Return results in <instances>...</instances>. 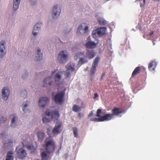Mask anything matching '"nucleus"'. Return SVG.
Here are the masks:
<instances>
[{
    "instance_id": "nucleus-1",
    "label": "nucleus",
    "mask_w": 160,
    "mask_h": 160,
    "mask_svg": "<svg viewBox=\"0 0 160 160\" xmlns=\"http://www.w3.org/2000/svg\"><path fill=\"white\" fill-rule=\"evenodd\" d=\"M46 114L49 118H43L42 120L44 123L50 122L52 119L58 120L59 117V112L58 111H54L51 112L49 109H47L46 112Z\"/></svg>"
},
{
    "instance_id": "nucleus-2",
    "label": "nucleus",
    "mask_w": 160,
    "mask_h": 160,
    "mask_svg": "<svg viewBox=\"0 0 160 160\" xmlns=\"http://www.w3.org/2000/svg\"><path fill=\"white\" fill-rule=\"evenodd\" d=\"M46 138L45 142V149L47 152L48 153L52 152L55 148V143L53 139L47 141Z\"/></svg>"
},
{
    "instance_id": "nucleus-3",
    "label": "nucleus",
    "mask_w": 160,
    "mask_h": 160,
    "mask_svg": "<svg viewBox=\"0 0 160 160\" xmlns=\"http://www.w3.org/2000/svg\"><path fill=\"white\" fill-rule=\"evenodd\" d=\"M65 94V92L64 91L57 93L54 98L55 103L57 104H62L64 100Z\"/></svg>"
},
{
    "instance_id": "nucleus-4",
    "label": "nucleus",
    "mask_w": 160,
    "mask_h": 160,
    "mask_svg": "<svg viewBox=\"0 0 160 160\" xmlns=\"http://www.w3.org/2000/svg\"><path fill=\"white\" fill-rule=\"evenodd\" d=\"M99 60L98 57H96L93 61L91 68L89 74L91 78H93L96 71V67L98 66V63Z\"/></svg>"
},
{
    "instance_id": "nucleus-5",
    "label": "nucleus",
    "mask_w": 160,
    "mask_h": 160,
    "mask_svg": "<svg viewBox=\"0 0 160 160\" xmlns=\"http://www.w3.org/2000/svg\"><path fill=\"white\" fill-rule=\"evenodd\" d=\"M61 8L58 5L54 6L52 9V16L53 18H57L60 14Z\"/></svg>"
},
{
    "instance_id": "nucleus-6",
    "label": "nucleus",
    "mask_w": 160,
    "mask_h": 160,
    "mask_svg": "<svg viewBox=\"0 0 160 160\" xmlns=\"http://www.w3.org/2000/svg\"><path fill=\"white\" fill-rule=\"evenodd\" d=\"M106 28L105 27L98 28L94 30L92 33V36L95 38L97 36L101 37L104 35L105 32Z\"/></svg>"
},
{
    "instance_id": "nucleus-7",
    "label": "nucleus",
    "mask_w": 160,
    "mask_h": 160,
    "mask_svg": "<svg viewBox=\"0 0 160 160\" xmlns=\"http://www.w3.org/2000/svg\"><path fill=\"white\" fill-rule=\"evenodd\" d=\"M62 123L61 122H57L52 130V132L54 134H58L62 130Z\"/></svg>"
},
{
    "instance_id": "nucleus-8",
    "label": "nucleus",
    "mask_w": 160,
    "mask_h": 160,
    "mask_svg": "<svg viewBox=\"0 0 160 160\" xmlns=\"http://www.w3.org/2000/svg\"><path fill=\"white\" fill-rule=\"evenodd\" d=\"M67 52L66 50L65 51H61L58 57V59L60 62H64L67 58Z\"/></svg>"
},
{
    "instance_id": "nucleus-9",
    "label": "nucleus",
    "mask_w": 160,
    "mask_h": 160,
    "mask_svg": "<svg viewBox=\"0 0 160 160\" xmlns=\"http://www.w3.org/2000/svg\"><path fill=\"white\" fill-rule=\"evenodd\" d=\"M49 102V98L47 97H42L39 100V105L40 107L44 108Z\"/></svg>"
},
{
    "instance_id": "nucleus-10",
    "label": "nucleus",
    "mask_w": 160,
    "mask_h": 160,
    "mask_svg": "<svg viewBox=\"0 0 160 160\" xmlns=\"http://www.w3.org/2000/svg\"><path fill=\"white\" fill-rule=\"evenodd\" d=\"M10 91L7 87H4L2 90V98L4 100H6L8 98L9 95Z\"/></svg>"
},
{
    "instance_id": "nucleus-11",
    "label": "nucleus",
    "mask_w": 160,
    "mask_h": 160,
    "mask_svg": "<svg viewBox=\"0 0 160 160\" xmlns=\"http://www.w3.org/2000/svg\"><path fill=\"white\" fill-rule=\"evenodd\" d=\"M97 43H95L94 42L91 41L87 42L85 46L87 49H93L95 48L97 45Z\"/></svg>"
},
{
    "instance_id": "nucleus-12",
    "label": "nucleus",
    "mask_w": 160,
    "mask_h": 160,
    "mask_svg": "<svg viewBox=\"0 0 160 160\" xmlns=\"http://www.w3.org/2000/svg\"><path fill=\"white\" fill-rule=\"evenodd\" d=\"M5 42L4 41L1 42V58L3 57L6 53Z\"/></svg>"
},
{
    "instance_id": "nucleus-13",
    "label": "nucleus",
    "mask_w": 160,
    "mask_h": 160,
    "mask_svg": "<svg viewBox=\"0 0 160 160\" xmlns=\"http://www.w3.org/2000/svg\"><path fill=\"white\" fill-rule=\"evenodd\" d=\"M75 70L74 68L71 65H69L67 69L65 72L64 74L67 77L69 76L72 73V72Z\"/></svg>"
},
{
    "instance_id": "nucleus-14",
    "label": "nucleus",
    "mask_w": 160,
    "mask_h": 160,
    "mask_svg": "<svg viewBox=\"0 0 160 160\" xmlns=\"http://www.w3.org/2000/svg\"><path fill=\"white\" fill-rule=\"evenodd\" d=\"M18 158L22 159L25 157L26 155V152L25 150L22 148H20L18 152Z\"/></svg>"
},
{
    "instance_id": "nucleus-15",
    "label": "nucleus",
    "mask_w": 160,
    "mask_h": 160,
    "mask_svg": "<svg viewBox=\"0 0 160 160\" xmlns=\"http://www.w3.org/2000/svg\"><path fill=\"white\" fill-rule=\"evenodd\" d=\"M111 114L113 117L114 116H118L122 113V110L118 108L114 107L112 110Z\"/></svg>"
},
{
    "instance_id": "nucleus-16",
    "label": "nucleus",
    "mask_w": 160,
    "mask_h": 160,
    "mask_svg": "<svg viewBox=\"0 0 160 160\" xmlns=\"http://www.w3.org/2000/svg\"><path fill=\"white\" fill-rule=\"evenodd\" d=\"M40 30V24L39 23H38L35 25L33 28V29L32 32L33 35L34 36H36Z\"/></svg>"
},
{
    "instance_id": "nucleus-17",
    "label": "nucleus",
    "mask_w": 160,
    "mask_h": 160,
    "mask_svg": "<svg viewBox=\"0 0 160 160\" xmlns=\"http://www.w3.org/2000/svg\"><path fill=\"white\" fill-rule=\"evenodd\" d=\"M102 122L105 121H109L112 118V115L111 114H106L103 116H101Z\"/></svg>"
},
{
    "instance_id": "nucleus-18",
    "label": "nucleus",
    "mask_w": 160,
    "mask_h": 160,
    "mask_svg": "<svg viewBox=\"0 0 160 160\" xmlns=\"http://www.w3.org/2000/svg\"><path fill=\"white\" fill-rule=\"evenodd\" d=\"M37 53L36 56V60L37 61H40L42 58V54L41 53V49L40 48H38L37 50Z\"/></svg>"
},
{
    "instance_id": "nucleus-19",
    "label": "nucleus",
    "mask_w": 160,
    "mask_h": 160,
    "mask_svg": "<svg viewBox=\"0 0 160 160\" xmlns=\"http://www.w3.org/2000/svg\"><path fill=\"white\" fill-rule=\"evenodd\" d=\"M14 153L13 151H11L7 152L6 160H13L14 158Z\"/></svg>"
},
{
    "instance_id": "nucleus-20",
    "label": "nucleus",
    "mask_w": 160,
    "mask_h": 160,
    "mask_svg": "<svg viewBox=\"0 0 160 160\" xmlns=\"http://www.w3.org/2000/svg\"><path fill=\"white\" fill-rule=\"evenodd\" d=\"M43 82L44 83L43 86L44 87L46 85H47V84H48L49 85H51L52 84L53 81L51 80V77H49L45 78L43 80Z\"/></svg>"
},
{
    "instance_id": "nucleus-21",
    "label": "nucleus",
    "mask_w": 160,
    "mask_h": 160,
    "mask_svg": "<svg viewBox=\"0 0 160 160\" xmlns=\"http://www.w3.org/2000/svg\"><path fill=\"white\" fill-rule=\"evenodd\" d=\"M157 66V63L155 61L150 62L148 65V68L150 71L154 70Z\"/></svg>"
},
{
    "instance_id": "nucleus-22",
    "label": "nucleus",
    "mask_w": 160,
    "mask_h": 160,
    "mask_svg": "<svg viewBox=\"0 0 160 160\" xmlns=\"http://www.w3.org/2000/svg\"><path fill=\"white\" fill-rule=\"evenodd\" d=\"M86 55L89 59H91L95 57V53L92 50H88L86 53Z\"/></svg>"
},
{
    "instance_id": "nucleus-23",
    "label": "nucleus",
    "mask_w": 160,
    "mask_h": 160,
    "mask_svg": "<svg viewBox=\"0 0 160 160\" xmlns=\"http://www.w3.org/2000/svg\"><path fill=\"white\" fill-rule=\"evenodd\" d=\"M141 67H137L133 71L132 75V78L133 77L140 72L141 71Z\"/></svg>"
},
{
    "instance_id": "nucleus-24",
    "label": "nucleus",
    "mask_w": 160,
    "mask_h": 160,
    "mask_svg": "<svg viewBox=\"0 0 160 160\" xmlns=\"http://www.w3.org/2000/svg\"><path fill=\"white\" fill-rule=\"evenodd\" d=\"M20 0H13V9L16 10L18 8Z\"/></svg>"
},
{
    "instance_id": "nucleus-25",
    "label": "nucleus",
    "mask_w": 160,
    "mask_h": 160,
    "mask_svg": "<svg viewBox=\"0 0 160 160\" xmlns=\"http://www.w3.org/2000/svg\"><path fill=\"white\" fill-rule=\"evenodd\" d=\"M61 78V72L57 73L55 77V81L56 83L58 84H59V82Z\"/></svg>"
},
{
    "instance_id": "nucleus-26",
    "label": "nucleus",
    "mask_w": 160,
    "mask_h": 160,
    "mask_svg": "<svg viewBox=\"0 0 160 160\" xmlns=\"http://www.w3.org/2000/svg\"><path fill=\"white\" fill-rule=\"evenodd\" d=\"M45 135V133L42 132H39L37 133V136L39 140H42Z\"/></svg>"
},
{
    "instance_id": "nucleus-27",
    "label": "nucleus",
    "mask_w": 160,
    "mask_h": 160,
    "mask_svg": "<svg viewBox=\"0 0 160 160\" xmlns=\"http://www.w3.org/2000/svg\"><path fill=\"white\" fill-rule=\"evenodd\" d=\"M11 117H13L11 122V126L12 127H15L16 126L15 122L17 117L15 116L14 114L12 115Z\"/></svg>"
},
{
    "instance_id": "nucleus-28",
    "label": "nucleus",
    "mask_w": 160,
    "mask_h": 160,
    "mask_svg": "<svg viewBox=\"0 0 160 160\" xmlns=\"http://www.w3.org/2000/svg\"><path fill=\"white\" fill-rule=\"evenodd\" d=\"M81 107L77 105H74L72 108V110L75 112H77L81 111Z\"/></svg>"
},
{
    "instance_id": "nucleus-29",
    "label": "nucleus",
    "mask_w": 160,
    "mask_h": 160,
    "mask_svg": "<svg viewBox=\"0 0 160 160\" xmlns=\"http://www.w3.org/2000/svg\"><path fill=\"white\" fill-rule=\"evenodd\" d=\"M98 21L99 23V24L102 25H104L106 23V20H104L103 18H99Z\"/></svg>"
},
{
    "instance_id": "nucleus-30",
    "label": "nucleus",
    "mask_w": 160,
    "mask_h": 160,
    "mask_svg": "<svg viewBox=\"0 0 160 160\" xmlns=\"http://www.w3.org/2000/svg\"><path fill=\"white\" fill-rule=\"evenodd\" d=\"M42 160H47V155L45 152H42L41 153Z\"/></svg>"
},
{
    "instance_id": "nucleus-31",
    "label": "nucleus",
    "mask_w": 160,
    "mask_h": 160,
    "mask_svg": "<svg viewBox=\"0 0 160 160\" xmlns=\"http://www.w3.org/2000/svg\"><path fill=\"white\" fill-rule=\"evenodd\" d=\"M28 102L27 101L24 102L22 104L23 106V111L24 112H26L27 111H28V110H26V108L27 107L28 105Z\"/></svg>"
},
{
    "instance_id": "nucleus-32",
    "label": "nucleus",
    "mask_w": 160,
    "mask_h": 160,
    "mask_svg": "<svg viewBox=\"0 0 160 160\" xmlns=\"http://www.w3.org/2000/svg\"><path fill=\"white\" fill-rule=\"evenodd\" d=\"M72 130L73 131L74 136L75 137H78V129L76 127H73L72 128Z\"/></svg>"
},
{
    "instance_id": "nucleus-33",
    "label": "nucleus",
    "mask_w": 160,
    "mask_h": 160,
    "mask_svg": "<svg viewBox=\"0 0 160 160\" xmlns=\"http://www.w3.org/2000/svg\"><path fill=\"white\" fill-rule=\"evenodd\" d=\"M88 62V60H84L83 58H80L78 62V63L79 64H83L85 63H86Z\"/></svg>"
},
{
    "instance_id": "nucleus-34",
    "label": "nucleus",
    "mask_w": 160,
    "mask_h": 160,
    "mask_svg": "<svg viewBox=\"0 0 160 160\" xmlns=\"http://www.w3.org/2000/svg\"><path fill=\"white\" fill-rule=\"evenodd\" d=\"M102 112V110L101 109H98L97 110V114L96 115V116L97 117H99L100 116V114Z\"/></svg>"
},
{
    "instance_id": "nucleus-35",
    "label": "nucleus",
    "mask_w": 160,
    "mask_h": 160,
    "mask_svg": "<svg viewBox=\"0 0 160 160\" xmlns=\"http://www.w3.org/2000/svg\"><path fill=\"white\" fill-rule=\"evenodd\" d=\"M83 26H82V25H80L79 27H78V30H77V33H78V34H79V33L80 32V33H81L80 32V31L81 30H83Z\"/></svg>"
},
{
    "instance_id": "nucleus-36",
    "label": "nucleus",
    "mask_w": 160,
    "mask_h": 160,
    "mask_svg": "<svg viewBox=\"0 0 160 160\" xmlns=\"http://www.w3.org/2000/svg\"><path fill=\"white\" fill-rule=\"evenodd\" d=\"M30 3L32 6L35 4L37 2V0H30Z\"/></svg>"
},
{
    "instance_id": "nucleus-37",
    "label": "nucleus",
    "mask_w": 160,
    "mask_h": 160,
    "mask_svg": "<svg viewBox=\"0 0 160 160\" xmlns=\"http://www.w3.org/2000/svg\"><path fill=\"white\" fill-rule=\"evenodd\" d=\"M94 121L95 122H102V120L101 119V116L100 117L98 118H95L94 119Z\"/></svg>"
},
{
    "instance_id": "nucleus-38",
    "label": "nucleus",
    "mask_w": 160,
    "mask_h": 160,
    "mask_svg": "<svg viewBox=\"0 0 160 160\" xmlns=\"http://www.w3.org/2000/svg\"><path fill=\"white\" fill-rule=\"evenodd\" d=\"M27 148L28 149L32 150V152H34L35 150V149H34L33 150L32 149L33 148V146H28L27 147Z\"/></svg>"
},
{
    "instance_id": "nucleus-39",
    "label": "nucleus",
    "mask_w": 160,
    "mask_h": 160,
    "mask_svg": "<svg viewBox=\"0 0 160 160\" xmlns=\"http://www.w3.org/2000/svg\"><path fill=\"white\" fill-rule=\"evenodd\" d=\"M6 120V118H4V117H2L1 118V122H4Z\"/></svg>"
},
{
    "instance_id": "nucleus-40",
    "label": "nucleus",
    "mask_w": 160,
    "mask_h": 160,
    "mask_svg": "<svg viewBox=\"0 0 160 160\" xmlns=\"http://www.w3.org/2000/svg\"><path fill=\"white\" fill-rule=\"evenodd\" d=\"M83 30L84 31V32H87L88 30V26H85Z\"/></svg>"
},
{
    "instance_id": "nucleus-41",
    "label": "nucleus",
    "mask_w": 160,
    "mask_h": 160,
    "mask_svg": "<svg viewBox=\"0 0 160 160\" xmlns=\"http://www.w3.org/2000/svg\"><path fill=\"white\" fill-rule=\"evenodd\" d=\"M93 112L92 111H91L88 115V117H92L93 115Z\"/></svg>"
},
{
    "instance_id": "nucleus-42",
    "label": "nucleus",
    "mask_w": 160,
    "mask_h": 160,
    "mask_svg": "<svg viewBox=\"0 0 160 160\" xmlns=\"http://www.w3.org/2000/svg\"><path fill=\"white\" fill-rule=\"evenodd\" d=\"M98 97V95L97 93H95L94 94V96L93 97V98L94 99L96 98L97 97Z\"/></svg>"
},
{
    "instance_id": "nucleus-43",
    "label": "nucleus",
    "mask_w": 160,
    "mask_h": 160,
    "mask_svg": "<svg viewBox=\"0 0 160 160\" xmlns=\"http://www.w3.org/2000/svg\"><path fill=\"white\" fill-rule=\"evenodd\" d=\"M153 33H154V32L152 31L150 32V33H149V35L150 36H151L153 34Z\"/></svg>"
},
{
    "instance_id": "nucleus-44",
    "label": "nucleus",
    "mask_w": 160,
    "mask_h": 160,
    "mask_svg": "<svg viewBox=\"0 0 160 160\" xmlns=\"http://www.w3.org/2000/svg\"><path fill=\"white\" fill-rule=\"evenodd\" d=\"M145 5V4L143 3V4L142 3H140V6L141 7H143Z\"/></svg>"
},
{
    "instance_id": "nucleus-45",
    "label": "nucleus",
    "mask_w": 160,
    "mask_h": 160,
    "mask_svg": "<svg viewBox=\"0 0 160 160\" xmlns=\"http://www.w3.org/2000/svg\"><path fill=\"white\" fill-rule=\"evenodd\" d=\"M105 75V74L104 73H102V75L101 76V79H102V77L104 76V75Z\"/></svg>"
},
{
    "instance_id": "nucleus-46",
    "label": "nucleus",
    "mask_w": 160,
    "mask_h": 160,
    "mask_svg": "<svg viewBox=\"0 0 160 160\" xmlns=\"http://www.w3.org/2000/svg\"><path fill=\"white\" fill-rule=\"evenodd\" d=\"M94 118H91V119L90 120H91V121H94Z\"/></svg>"
},
{
    "instance_id": "nucleus-47",
    "label": "nucleus",
    "mask_w": 160,
    "mask_h": 160,
    "mask_svg": "<svg viewBox=\"0 0 160 160\" xmlns=\"http://www.w3.org/2000/svg\"><path fill=\"white\" fill-rule=\"evenodd\" d=\"M56 71L55 70H54L53 71H52V73L53 74V73H55V72Z\"/></svg>"
},
{
    "instance_id": "nucleus-48",
    "label": "nucleus",
    "mask_w": 160,
    "mask_h": 160,
    "mask_svg": "<svg viewBox=\"0 0 160 160\" xmlns=\"http://www.w3.org/2000/svg\"><path fill=\"white\" fill-rule=\"evenodd\" d=\"M143 3L145 4V2H146V0H143Z\"/></svg>"
},
{
    "instance_id": "nucleus-49",
    "label": "nucleus",
    "mask_w": 160,
    "mask_h": 160,
    "mask_svg": "<svg viewBox=\"0 0 160 160\" xmlns=\"http://www.w3.org/2000/svg\"><path fill=\"white\" fill-rule=\"evenodd\" d=\"M10 143H12V140H10V141L9 142Z\"/></svg>"
},
{
    "instance_id": "nucleus-50",
    "label": "nucleus",
    "mask_w": 160,
    "mask_h": 160,
    "mask_svg": "<svg viewBox=\"0 0 160 160\" xmlns=\"http://www.w3.org/2000/svg\"><path fill=\"white\" fill-rule=\"evenodd\" d=\"M78 116H80V114H81V113H79L78 114Z\"/></svg>"
},
{
    "instance_id": "nucleus-51",
    "label": "nucleus",
    "mask_w": 160,
    "mask_h": 160,
    "mask_svg": "<svg viewBox=\"0 0 160 160\" xmlns=\"http://www.w3.org/2000/svg\"><path fill=\"white\" fill-rule=\"evenodd\" d=\"M1 135L2 136H3V134H1Z\"/></svg>"
},
{
    "instance_id": "nucleus-52",
    "label": "nucleus",
    "mask_w": 160,
    "mask_h": 160,
    "mask_svg": "<svg viewBox=\"0 0 160 160\" xmlns=\"http://www.w3.org/2000/svg\"><path fill=\"white\" fill-rule=\"evenodd\" d=\"M81 54L82 55H83V54H83V53H81Z\"/></svg>"
},
{
    "instance_id": "nucleus-53",
    "label": "nucleus",
    "mask_w": 160,
    "mask_h": 160,
    "mask_svg": "<svg viewBox=\"0 0 160 160\" xmlns=\"http://www.w3.org/2000/svg\"><path fill=\"white\" fill-rule=\"evenodd\" d=\"M106 1H109V0H105Z\"/></svg>"
},
{
    "instance_id": "nucleus-54",
    "label": "nucleus",
    "mask_w": 160,
    "mask_h": 160,
    "mask_svg": "<svg viewBox=\"0 0 160 160\" xmlns=\"http://www.w3.org/2000/svg\"><path fill=\"white\" fill-rule=\"evenodd\" d=\"M22 78H24V75H23V76H22Z\"/></svg>"
}]
</instances>
